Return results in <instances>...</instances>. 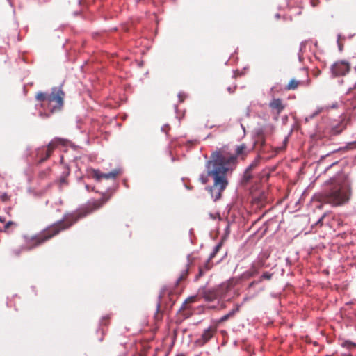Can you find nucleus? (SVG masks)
<instances>
[{
    "label": "nucleus",
    "mask_w": 356,
    "mask_h": 356,
    "mask_svg": "<svg viewBox=\"0 0 356 356\" xmlns=\"http://www.w3.org/2000/svg\"><path fill=\"white\" fill-rule=\"evenodd\" d=\"M104 202L102 199L88 202L76 210L65 213L61 220L49 225L39 234L33 236L24 235V249L32 250L58 235L61 232L69 229L80 219L99 209Z\"/></svg>",
    "instance_id": "nucleus-1"
},
{
    "label": "nucleus",
    "mask_w": 356,
    "mask_h": 356,
    "mask_svg": "<svg viewBox=\"0 0 356 356\" xmlns=\"http://www.w3.org/2000/svg\"><path fill=\"white\" fill-rule=\"evenodd\" d=\"M235 158L223 151L212 152L211 154L206 168L208 176L213 179V184L208 188V191L214 201L221 198L222 193L227 188V174L232 170Z\"/></svg>",
    "instance_id": "nucleus-2"
},
{
    "label": "nucleus",
    "mask_w": 356,
    "mask_h": 356,
    "mask_svg": "<svg viewBox=\"0 0 356 356\" xmlns=\"http://www.w3.org/2000/svg\"><path fill=\"white\" fill-rule=\"evenodd\" d=\"M65 96V94L61 87H53L50 93L38 92L35 95V100L38 102L36 106L42 110L40 112V115L47 118L61 111L64 105Z\"/></svg>",
    "instance_id": "nucleus-3"
},
{
    "label": "nucleus",
    "mask_w": 356,
    "mask_h": 356,
    "mask_svg": "<svg viewBox=\"0 0 356 356\" xmlns=\"http://www.w3.org/2000/svg\"><path fill=\"white\" fill-rule=\"evenodd\" d=\"M351 191L346 179H334L328 188L321 195V200L327 204L337 207L347 203L350 197Z\"/></svg>",
    "instance_id": "nucleus-4"
},
{
    "label": "nucleus",
    "mask_w": 356,
    "mask_h": 356,
    "mask_svg": "<svg viewBox=\"0 0 356 356\" xmlns=\"http://www.w3.org/2000/svg\"><path fill=\"white\" fill-rule=\"evenodd\" d=\"M253 148L260 156L268 153L272 149V147L266 142L265 133L261 128L257 129L254 132Z\"/></svg>",
    "instance_id": "nucleus-5"
},
{
    "label": "nucleus",
    "mask_w": 356,
    "mask_h": 356,
    "mask_svg": "<svg viewBox=\"0 0 356 356\" xmlns=\"http://www.w3.org/2000/svg\"><path fill=\"white\" fill-rule=\"evenodd\" d=\"M63 140L61 138H55L51 141L47 147H42L38 148L36 152V157L38 163H42L47 161L51 155L53 151L57 147L58 144H62Z\"/></svg>",
    "instance_id": "nucleus-6"
},
{
    "label": "nucleus",
    "mask_w": 356,
    "mask_h": 356,
    "mask_svg": "<svg viewBox=\"0 0 356 356\" xmlns=\"http://www.w3.org/2000/svg\"><path fill=\"white\" fill-rule=\"evenodd\" d=\"M221 151H223V152L227 153V154L231 155L235 158L234 164L233 166H232V170H230V172H232L236 168L237 163H238V161H237L238 157H241V159L244 160L245 159V157L247 156V155L248 154V150L247 148V145L245 143H242L239 145H237L234 153H232L229 150L228 147L226 146L222 147L216 150L214 152H221Z\"/></svg>",
    "instance_id": "nucleus-7"
},
{
    "label": "nucleus",
    "mask_w": 356,
    "mask_h": 356,
    "mask_svg": "<svg viewBox=\"0 0 356 356\" xmlns=\"http://www.w3.org/2000/svg\"><path fill=\"white\" fill-rule=\"evenodd\" d=\"M223 242L220 241L218 245H216L213 250V252L210 254L207 260L202 264L199 266V272L197 275L196 276V279H199L202 277L206 272L210 270L213 266V264L211 261L212 259L216 257V254L219 252L222 246Z\"/></svg>",
    "instance_id": "nucleus-8"
},
{
    "label": "nucleus",
    "mask_w": 356,
    "mask_h": 356,
    "mask_svg": "<svg viewBox=\"0 0 356 356\" xmlns=\"http://www.w3.org/2000/svg\"><path fill=\"white\" fill-rule=\"evenodd\" d=\"M90 172L92 178H94L97 181H100L102 179H115L122 172L120 169H114L108 173H102L99 170L91 169Z\"/></svg>",
    "instance_id": "nucleus-9"
},
{
    "label": "nucleus",
    "mask_w": 356,
    "mask_h": 356,
    "mask_svg": "<svg viewBox=\"0 0 356 356\" xmlns=\"http://www.w3.org/2000/svg\"><path fill=\"white\" fill-rule=\"evenodd\" d=\"M350 69V66L348 62L337 61L332 65L331 71L333 76H340L346 75Z\"/></svg>",
    "instance_id": "nucleus-10"
},
{
    "label": "nucleus",
    "mask_w": 356,
    "mask_h": 356,
    "mask_svg": "<svg viewBox=\"0 0 356 356\" xmlns=\"http://www.w3.org/2000/svg\"><path fill=\"white\" fill-rule=\"evenodd\" d=\"M261 156L257 155L250 165L245 169L243 177V182L246 184L253 178V171L256 170L260 164Z\"/></svg>",
    "instance_id": "nucleus-11"
},
{
    "label": "nucleus",
    "mask_w": 356,
    "mask_h": 356,
    "mask_svg": "<svg viewBox=\"0 0 356 356\" xmlns=\"http://www.w3.org/2000/svg\"><path fill=\"white\" fill-rule=\"evenodd\" d=\"M217 328L214 326H209L205 329L200 337L197 339L195 343L199 346H202L209 341L213 335L216 333Z\"/></svg>",
    "instance_id": "nucleus-12"
},
{
    "label": "nucleus",
    "mask_w": 356,
    "mask_h": 356,
    "mask_svg": "<svg viewBox=\"0 0 356 356\" xmlns=\"http://www.w3.org/2000/svg\"><path fill=\"white\" fill-rule=\"evenodd\" d=\"M221 295V290L220 288H212L204 289L202 293L204 298L207 301H213L218 298Z\"/></svg>",
    "instance_id": "nucleus-13"
},
{
    "label": "nucleus",
    "mask_w": 356,
    "mask_h": 356,
    "mask_svg": "<svg viewBox=\"0 0 356 356\" xmlns=\"http://www.w3.org/2000/svg\"><path fill=\"white\" fill-rule=\"evenodd\" d=\"M269 107L272 110L273 113H275L277 116L283 111L285 108V105L283 104V102L281 99L277 98L273 99L269 103Z\"/></svg>",
    "instance_id": "nucleus-14"
},
{
    "label": "nucleus",
    "mask_w": 356,
    "mask_h": 356,
    "mask_svg": "<svg viewBox=\"0 0 356 356\" xmlns=\"http://www.w3.org/2000/svg\"><path fill=\"white\" fill-rule=\"evenodd\" d=\"M270 254L267 252H261L258 258L252 263L259 269L266 266V261L268 259Z\"/></svg>",
    "instance_id": "nucleus-15"
},
{
    "label": "nucleus",
    "mask_w": 356,
    "mask_h": 356,
    "mask_svg": "<svg viewBox=\"0 0 356 356\" xmlns=\"http://www.w3.org/2000/svg\"><path fill=\"white\" fill-rule=\"evenodd\" d=\"M346 123L343 121H340L336 124H333L330 129V134L337 136L341 134L346 129Z\"/></svg>",
    "instance_id": "nucleus-16"
},
{
    "label": "nucleus",
    "mask_w": 356,
    "mask_h": 356,
    "mask_svg": "<svg viewBox=\"0 0 356 356\" xmlns=\"http://www.w3.org/2000/svg\"><path fill=\"white\" fill-rule=\"evenodd\" d=\"M189 264H186L185 267L181 270V274L177 280V285H178L181 282H182L187 277L189 270Z\"/></svg>",
    "instance_id": "nucleus-17"
},
{
    "label": "nucleus",
    "mask_w": 356,
    "mask_h": 356,
    "mask_svg": "<svg viewBox=\"0 0 356 356\" xmlns=\"http://www.w3.org/2000/svg\"><path fill=\"white\" fill-rule=\"evenodd\" d=\"M238 311V307H236L235 309H233L232 311H230L228 314L222 316L218 321V323H222L229 319L230 318L233 317L236 312Z\"/></svg>",
    "instance_id": "nucleus-18"
},
{
    "label": "nucleus",
    "mask_w": 356,
    "mask_h": 356,
    "mask_svg": "<svg viewBox=\"0 0 356 356\" xmlns=\"http://www.w3.org/2000/svg\"><path fill=\"white\" fill-rule=\"evenodd\" d=\"M259 269L257 267H256L253 264H252L250 268L245 273H244V276L246 277H253L259 273Z\"/></svg>",
    "instance_id": "nucleus-19"
},
{
    "label": "nucleus",
    "mask_w": 356,
    "mask_h": 356,
    "mask_svg": "<svg viewBox=\"0 0 356 356\" xmlns=\"http://www.w3.org/2000/svg\"><path fill=\"white\" fill-rule=\"evenodd\" d=\"M164 295V291H161L159 296V301L156 304V313L155 314V318L156 320H160L162 318V314L160 313V309H161V300L162 297Z\"/></svg>",
    "instance_id": "nucleus-20"
},
{
    "label": "nucleus",
    "mask_w": 356,
    "mask_h": 356,
    "mask_svg": "<svg viewBox=\"0 0 356 356\" xmlns=\"http://www.w3.org/2000/svg\"><path fill=\"white\" fill-rule=\"evenodd\" d=\"M300 85V81L296 79H291L288 85L286 86V90H296L298 86Z\"/></svg>",
    "instance_id": "nucleus-21"
},
{
    "label": "nucleus",
    "mask_w": 356,
    "mask_h": 356,
    "mask_svg": "<svg viewBox=\"0 0 356 356\" xmlns=\"http://www.w3.org/2000/svg\"><path fill=\"white\" fill-rule=\"evenodd\" d=\"M195 301H196V296H191V297L188 298L185 300V302H184V303L183 306L181 307V309H185V307H186V304H188V303H193V302H195Z\"/></svg>",
    "instance_id": "nucleus-22"
},
{
    "label": "nucleus",
    "mask_w": 356,
    "mask_h": 356,
    "mask_svg": "<svg viewBox=\"0 0 356 356\" xmlns=\"http://www.w3.org/2000/svg\"><path fill=\"white\" fill-rule=\"evenodd\" d=\"M272 276H273V274L272 273H269L268 272H264L261 277H260V280L259 281L261 282L263 281L264 280H270L272 278Z\"/></svg>",
    "instance_id": "nucleus-23"
},
{
    "label": "nucleus",
    "mask_w": 356,
    "mask_h": 356,
    "mask_svg": "<svg viewBox=\"0 0 356 356\" xmlns=\"http://www.w3.org/2000/svg\"><path fill=\"white\" fill-rule=\"evenodd\" d=\"M109 319L110 316L108 315L104 316L101 320V325L104 326L108 325L109 324Z\"/></svg>",
    "instance_id": "nucleus-24"
},
{
    "label": "nucleus",
    "mask_w": 356,
    "mask_h": 356,
    "mask_svg": "<svg viewBox=\"0 0 356 356\" xmlns=\"http://www.w3.org/2000/svg\"><path fill=\"white\" fill-rule=\"evenodd\" d=\"M9 200L10 196L6 193H4L0 195V201L2 202H8Z\"/></svg>",
    "instance_id": "nucleus-25"
},
{
    "label": "nucleus",
    "mask_w": 356,
    "mask_h": 356,
    "mask_svg": "<svg viewBox=\"0 0 356 356\" xmlns=\"http://www.w3.org/2000/svg\"><path fill=\"white\" fill-rule=\"evenodd\" d=\"M13 225H15V223L13 221H8L4 226V229H3V232H8V228Z\"/></svg>",
    "instance_id": "nucleus-26"
},
{
    "label": "nucleus",
    "mask_w": 356,
    "mask_h": 356,
    "mask_svg": "<svg viewBox=\"0 0 356 356\" xmlns=\"http://www.w3.org/2000/svg\"><path fill=\"white\" fill-rule=\"evenodd\" d=\"M346 148L350 149H356V141L348 143Z\"/></svg>",
    "instance_id": "nucleus-27"
},
{
    "label": "nucleus",
    "mask_w": 356,
    "mask_h": 356,
    "mask_svg": "<svg viewBox=\"0 0 356 356\" xmlns=\"http://www.w3.org/2000/svg\"><path fill=\"white\" fill-rule=\"evenodd\" d=\"M310 2L313 7H316L319 4L320 1L319 0H311Z\"/></svg>",
    "instance_id": "nucleus-28"
},
{
    "label": "nucleus",
    "mask_w": 356,
    "mask_h": 356,
    "mask_svg": "<svg viewBox=\"0 0 356 356\" xmlns=\"http://www.w3.org/2000/svg\"><path fill=\"white\" fill-rule=\"evenodd\" d=\"M285 148V146L284 147H277L275 148V154H277V152H279L280 151L284 149Z\"/></svg>",
    "instance_id": "nucleus-29"
},
{
    "label": "nucleus",
    "mask_w": 356,
    "mask_h": 356,
    "mask_svg": "<svg viewBox=\"0 0 356 356\" xmlns=\"http://www.w3.org/2000/svg\"><path fill=\"white\" fill-rule=\"evenodd\" d=\"M179 98L180 99V102H182L184 99V95L179 94Z\"/></svg>",
    "instance_id": "nucleus-30"
},
{
    "label": "nucleus",
    "mask_w": 356,
    "mask_h": 356,
    "mask_svg": "<svg viewBox=\"0 0 356 356\" xmlns=\"http://www.w3.org/2000/svg\"><path fill=\"white\" fill-rule=\"evenodd\" d=\"M201 179H202V181L203 184H205L207 182V179L206 178L202 177Z\"/></svg>",
    "instance_id": "nucleus-31"
},
{
    "label": "nucleus",
    "mask_w": 356,
    "mask_h": 356,
    "mask_svg": "<svg viewBox=\"0 0 356 356\" xmlns=\"http://www.w3.org/2000/svg\"><path fill=\"white\" fill-rule=\"evenodd\" d=\"M5 218L3 217L0 216V222H4Z\"/></svg>",
    "instance_id": "nucleus-32"
},
{
    "label": "nucleus",
    "mask_w": 356,
    "mask_h": 356,
    "mask_svg": "<svg viewBox=\"0 0 356 356\" xmlns=\"http://www.w3.org/2000/svg\"><path fill=\"white\" fill-rule=\"evenodd\" d=\"M323 111V108L319 109L317 112H316L314 115H317L318 113L321 112Z\"/></svg>",
    "instance_id": "nucleus-33"
},
{
    "label": "nucleus",
    "mask_w": 356,
    "mask_h": 356,
    "mask_svg": "<svg viewBox=\"0 0 356 356\" xmlns=\"http://www.w3.org/2000/svg\"><path fill=\"white\" fill-rule=\"evenodd\" d=\"M86 188L87 191H90V187L89 185H86Z\"/></svg>",
    "instance_id": "nucleus-34"
},
{
    "label": "nucleus",
    "mask_w": 356,
    "mask_h": 356,
    "mask_svg": "<svg viewBox=\"0 0 356 356\" xmlns=\"http://www.w3.org/2000/svg\"><path fill=\"white\" fill-rule=\"evenodd\" d=\"M228 90H229V92H233V90H232L231 88H228Z\"/></svg>",
    "instance_id": "nucleus-35"
},
{
    "label": "nucleus",
    "mask_w": 356,
    "mask_h": 356,
    "mask_svg": "<svg viewBox=\"0 0 356 356\" xmlns=\"http://www.w3.org/2000/svg\"><path fill=\"white\" fill-rule=\"evenodd\" d=\"M60 181L61 182H65V179L64 178L61 179Z\"/></svg>",
    "instance_id": "nucleus-36"
},
{
    "label": "nucleus",
    "mask_w": 356,
    "mask_h": 356,
    "mask_svg": "<svg viewBox=\"0 0 356 356\" xmlns=\"http://www.w3.org/2000/svg\"><path fill=\"white\" fill-rule=\"evenodd\" d=\"M355 88H356V83H355Z\"/></svg>",
    "instance_id": "nucleus-37"
}]
</instances>
